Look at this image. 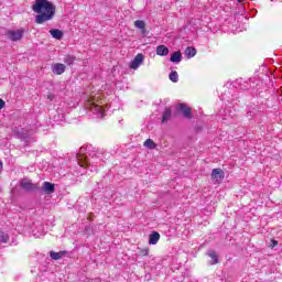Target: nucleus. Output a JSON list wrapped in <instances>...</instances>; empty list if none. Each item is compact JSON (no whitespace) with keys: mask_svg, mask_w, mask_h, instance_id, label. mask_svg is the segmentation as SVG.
Here are the masks:
<instances>
[{"mask_svg":"<svg viewBox=\"0 0 282 282\" xmlns=\"http://www.w3.org/2000/svg\"><path fill=\"white\" fill-rule=\"evenodd\" d=\"M143 62H144V55H142V53H139L134 57V59L130 63L131 69H138Z\"/></svg>","mask_w":282,"mask_h":282,"instance_id":"7","label":"nucleus"},{"mask_svg":"<svg viewBox=\"0 0 282 282\" xmlns=\"http://www.w3.org/2000/svg\"><path fill=\"white\" fill-rule=\"evenodd\" d=\"M66 253L67 251H59V252L51 251L50 257L54 261H58L59 259H63V257H65Z\"/></svg>","mask_w":282,"mask_h":282,"instance_id":"14","label":"nucleus"},{"mask_svg":"<svg viewBox=\"0 0 282 282\" xmlns=\"http://www.w3.org/2000/svg\"><path fill=\"white\" fill-rule=\"evenodd\" d=\"M224 177H226L224 170L218 167L212 171V180L214 184H221V182H224Z\"/></svg>","mask_w":282,"mask_h":282,"instance_id":"3","label":"nucleus"},{"mask_svg":"<svg viewBox=\"0 0 282 282\" xmlns=\"http://www.w3.org/2000/svg\"><path fill=\"white\" fill-rule=\"evenodd\" d=\"M134 26L138 28L139 30H142L144 34V28H147V23H144V21L142 20L134 21Z\"/></svg>","mask_w":282,"mask_h":282,"instance_id":"21","label":"nucleus"},{"mask_svg":"<svg viewBox=\"0 0 282 282\" xmlns=\"http://www.w3.org/2000/svg\"><path fill=\"white\" fill-rule=\"evenodd\" d=\"M9 240H10V237L8 236V234H1L0 235L1 243H8Z\"/></svg>","mask_w":282,"mask_h":282,"instance_id":"24","label":"nucleus"},{"mask_svg":"<svg viewBox=\"0 0 282 282\" xmlns=\"http://www.w3.org/2000/svg\"><path fill=\"white\" fill-rule=\"evenodd\" d=\"M141 257H149V248L142 249L140 251Z\"/></svg>","mask_w":282,"mask_h":282,"instance_id":"25","label":"nucleus"},{"mask_svg":"<svg viewBox=\"0 0 282 282\" xmlns=\"http://www.w3.org/2000/svg\"><path fill=\"white\" fill-rule=\"evenodd\" d=\"M176 109H177V111H182L183 116L185 118H189L191 119L192 116H193V110L191 109V107L186 106L185 104H178L176 106Z\"/></svg>","mask_w":282,"mask_h":282,"instance_id":"6","label":"nucleus"},{"mask_svg":"<svg viewBox=\"0 0 282 282\" xmlns=\"http://www.w3.org/2000/svg\"><path fill=\"white\" fill-rule=\"evenodd\" d=\"M75 62H76V57L72 56V55H66L65 58H64V63L66 65H72Z\"/></svg>","mask_w":282,"mask_h":282,"instance_id":"22","label":"nucleus"},{"mask_svg":"<svg viewBox=\"0 0 282 282\" xmlns=\"http://www.w3.org/2000/svg\"><path fill=\"white\" fill-rule=\"evenodd\" d=\"M143 147H145V149L153 150L158 148V144H155L152 139H147L145 142L143 143Z\"/></svg>","mask_w":282,"mask_h":282,"instance_id":"20","label":"nucleus"},{"mask_svg":"<svg viewBox=\"0 0 282 282\" xmlns=\"http://www.w3.org/2000/svg\"><path fill=\"white\" fill-rule=\"evenodd\" d=\"M42 191L45 193V195H52V193L56 192V187L54 186V184L50 182H44Z\"/></svg>","mask_w":282,"mask_h":282,"instance_id":"10","label":"nucleus"},{"mask_svg":"<svg viewBox=\"0 0 282 282\" xmlns=\"http://www.w3.org/2000/svg\"><path fill=\"white\" fill-rule=\"evenodd\" d=\"M90 158H98V155H100V152L97 153H89Z\"/></svg>","mask_w":282,"mask_h":282,"instance_id":"28","label":"nucleus"},{"mask_svg":"<svg viewBox=\"0 0 282 282\" xmlns=\"http://www.w3.org/2000/svg\"><path fill=\"white\" fill-rule=\"evenodd\" d=\"M12 133L13 135H17L19 140H28V133L24 129L14 128Z\"/></svg>","mask_w":282,"mask_h":282,"instance_id":"11","label":"nucleus"},{"mask_svg":"<svg viewBox=\"0 0 282 282\" xmlns=\"http://www.w3.org/2000/svg\"><path fill=\"white\" fill-rule=\"evenodd\" d=\"M156 54L158 56H169V47L165 45H159L156 47Z\"/></svg>","mask_w":282,"mask_h":282,"instance_id":"15","label":"nucleus"},{"mask_svg":"<svg viewBox=\"0 0 282 282\" xmlns=\"http://www.w3.org/2000/svg\"><path fill=\"white\" fill-rule=\"evenodd\" d=\"M172 116V110L171 108H165L164 112H163V118H162V122H167L171 119Z\"/></svg>","mask_w":282,"mask_h":282,"instance_id":"19","label":"nucleus"},{"mask_svg":"<svg viewBox=\"0 0 282 282\" xmlns=\"http://www.w3.org/2000/svg\"><path fill=\"white\" fill-rule=\"evenodd\" d=\"M158 241H160V232L153 231L150 235L149 243H150V246H155V243H158Z\"/></svg>","mask_w":282,"mask_h":282,"instance_id":"13","label":"nucleus"},{"mask_svg":"<svg viewBox=\"0 0 282 282\" xmlns=\"http://www.w3.org/2000/svg\"><path fill=\"white\" fill-rule=\"evenodd\" d=\"M50 34L53 36V39H56L57 41H61V39H63V31L58 29L50 30Z\"/></svg>","mask_w":282,"mask_h":282,"instance_id":"17","label":"nucleus"},{"mask_svg":"<svg viewBox=\"0 0 282 282\" xmlns=\"http://www.w3.org/2000/svg\"><path fill=\"white\" fill-rule=\"evenodd\" d=\"M66 66L65 64L56 63L52 66V72L56 76H61V74H65Z\"/></svg>","mask_w":282,"mask_h":282,"instance_id":"9","label":"nucleus"},{"mask_svg":"<svg viewBox=\"0 0 282 282\" xmlns=\"http://www.w3.org/2000/svg\"><path fill=\"white\" fill-rule=\"evenodd\" d=\"M3 169V163L0 161V171Z\"/></svg>","mask_w":282,"mask_h":282,"instance_id":"29","label":"nucleus"},{"mask_svg":"<svg viewBox=\"0 0 282 282\" xmlns=\"http://www.w3.org/2000/svg\"><path fill=\"white\" fill-rule=\"evenodd\" d=\"M20 186H21V188H23L24 191H28V192L36 191V188H39V186L33 184V182L29 178H23L20 182Z\"/></svg>","mask_w":282,"mask_h":282,"instance_id":"5","label":"nucleus"},{"mask_svg":"<svg viewBox=\"0 0 282 282\" xmlns=\"http://www.w3.org/2000/svg\"><path fill=\"white\" fill-rule=\"evenodd\" d=\"M32 10L37 14L35 17V23H37V25L52 21L56 14V7L54 3L50 2V0H35Z\"/></svg>","mask_w":282,"mask_h":282,"instance_id":"1","label":"nucleus"},{"mask_svg":"<svg viewBox=\"0 0 282 282\" xmlns=\"http://www.w3.org/2000/svg\"><path fill=\"white\" fill-rule=\"evenodd\" d=\"M195 54H197V50L195 47L188 46L185 50V55L187 56V58H193V56H195Z\"/></svg>","mask_w":282,"mask_h":282,"instance_id":"18","label":"nucleus"},{"mask_svg":"<svg viewBox=\"0 0 282 282\" xmlns=\"http://www.w3.org/2000/svg\"><path fill=\"white\" fill-rule=\"evenodd\" d=\"M276 246H279V241L272 239L271 243L269 245V248H276Z\"/></svg>","mask_w":282,"mask_h":282,"instance_id":"26","label":"nucleus"},{"mask_svg":"<svg viewBox=\"0 0 282 282\" xmlns=\"http://www.w3.org/2000/svg\"><path fill=\"white\" fill-rule=\"evenodd\" d=\"M169 77L172 83H177V80H180V75H177V72L175 70L171 72Z\"/></svg>","mask_w":282,"mask_h":282,"instance_id":"23","label":"nucleus"},{"mask_svg":"<svg viewBox=\"0 0 282 282\" xmlns=\"http://www.w3.org/2000/svg\"><path fill=\"white\" fill-rule=\"evenodd\" d=\"M8 36L10 41H21L23 39V31L17 30V31H8Z\"/></svg>","mask_w":282,"mask_h":282,"instance_id":"8","label":"nucleus"},{"mask_svg":"<svg viewBox=\"0 0 282 282\" xmlns=\"http://www.w3.org/2000/svg\"><path fill=\"white\" fill-rule=\"evenodd\" d=\"M87 108L90 109L93 113L99 116V118H105V108H102V106L97 105L94 101H88Z\"/></svg>","mask_w":282,"mask_h":282,"instance_id":"2","label":"nucleus"},{"mask_svg":"<svg viewBox=\"0 0 282 282\" xmlns=\"http://www.w3.org/2000/svg\"><path fill=\"white\" fill-rule=\"evenodd\" d=\"M77 161L79 166L84 169L89 166V159L85 155V148H80L79 153H77Z\"/></svg>","mask_w":282,"mask_h":282,"instance_id":"4","label":"nucleus"},{"mask_svg":"<svg viewBox=\"0 0 282 282\" xmlns=\"http://www.w3.org/2000/svg\"><path fill=\"white\" fill-rule=\"evenodd\" d=\"M171 63H182V53L180 51L174 52L170 57Z\"/></svg>","mask_w":282,"mask_h":282,"instance_id":"16","label":"nucleus"},{"mask_svg":"<svg viewBox=\"0 0 282 282\" xmlns=\"http://www.w3.org/2000/svg\"><path fill=\"white\" fill-rule=\"evenodd\" d=\"M208 257H210L212 261L209 262V265H217L219 263V256H217V252L214 250L208 251Z\"/></svg>","mask_w":282,"mask_h":282,"instance_id":"12","label":"nucleus"},{"mask_svg":"<svg viewBox=\"0 0 282 282\" xmlns=\"http://www.w3.org/2000/svg\"><path fill=\"white\" fill-rule=\"evenodd\" d=\"M6 107V101L3 99H0V111Z\"/></svg>","mask_w":282,"mask_h":282,"instance_id":"27","label":"nucleus"}]
</instances>
